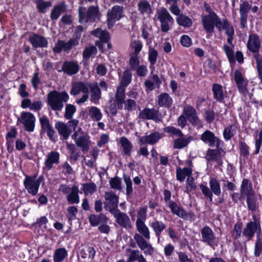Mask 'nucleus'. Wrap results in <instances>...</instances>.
Masks as SVG:
<instances>
[{
	"instance_id": "0e129e2a",
	"label": "nucleus",
	"mask_w": 262,
	"mask_h": 262,
	"mask_svg": "<svg viewBox=\"0 0 262 262\" xmlns=\"http://www.w3.org/2000/svg\"><path fill=\"white\" fill-rule=\"evenodd\" d=\"M76 111V107L72 104H68L65 107L64 117L67 119H71L73 115L75 113Z\"/></svg>"
},
{
	"instance_id": "20e7f679",
	"label": "nucleus",
	"mask_w": 262,
	"mask_h": 262,
	"mask_svg": "<svg viewBox=\"0 0 262 262\" xmlns=\"http://www.w3.org/2000/svg\"><path fill=\"white\" fill-rule=\"evenodd\" d=\"M90 83L85 82H75L72 85L70 94L73 96H76L80 93L83 95L79 99L76 100L78 104L84 103L89 98V92Z\"/></svg>"
},
{
	"instance_id": "37998d69",
	"label": "nucleus",
	"mask_w": 262,
	"mask_h": 262,
	"mask_svg": "<svg viewBox=\"0 0 262 262\" xmlns=\"http://www.w3.org/2000/svg\"><path fill=\"white\" fill-rule=\"evenodd\" d=\"M79 189L76 186H73L67 196L68 202L71 204H78L79 202Z\"/></svg>"
},
{
	"instance_id": "6ab92c4d",
	"label": "nucleus",
	"mask_w": 262,
	"mask_h": 262,
	"mask_svg": "<svg viewBox=\"0 0 262 262\" xmlns=\"http://www.w3.org/2000/svg\"><path fill=\"white\" fill-rule=\"evenodd\" d=\"M241 198H244L255 195L251 182L247 179H243L240 188Z\"/></svg>"
},
{
	"instance_id": "473e14b6",
	"label": "nucleus",
	"mask_w": 262,
	"mask_h": 262,
	"mask_svg": "<svg viewBox=\"0 0 262 262\" xmlns=\"http://www.w3.org/2000/svg\"><path fill=\"white\" fill-rule=\"evenodd\" d=\"M79 43V39L73 37L68 42L63 40H58L56 44V48L54 49H71L76 46Z\"/></svg>"
},
{
	"instance_id": "3c124183",
	"label": "nucleus",
	"mask_w": 262,
	"mask_h": 262,
	"mask_svg": "<svg viewBox=\"0 0 262 262\" xmlns=\"http://www.w3.org/2000/svg\"><path fill=\"white\" fill-rule=\"evenodd\" d=\"M177 21L180 26L184 27H190L192 24L191 19L189 17L182 14L177 17Z\"/></svg>"
},
{
	"instance_id": "f3484780",
	"label": "nucleus",
	"mask_w": 262,
	"mask_h": 262,
	"mask_svg": "<svg viewBox=\"0 0 262 262\" xmlns=\"http://www.w3.org/2000/svg\"><path fill=\"white\" fill-rule=\"evenodd\" d=\"M201 139L203 142L208 143L211 146H215L217 148L221 147L222 141L210 130H205L202 134Z\"/></svg>"
},
{
	"instance_id": "4c0bfd02",
	"label": "nucleus",
	"mask_w": 262,
	"mask_h": 262,
	"mask_svg": "<svg viewBox=\"0 0 262 262\" xmlns=\"http://www.w3.org/2000/svg\"><path fill=\"white\" fill-rule=\"evenodd\" d=\"M172 102V98L166 93H163L158 96V104L159 106L169 107Z\"/></svg>"
},
{
	"instance_id": "0eeeda50",
	"label": "nucleus",
	"mask_w": 262,
	"mask_h": 262,
	"mask_svg": "<svg viewBox=\"0 0 262 262\" xmlns=\"http://www.w3.org/2000/svg\"><path fill=\"white\" fill-rule=\"evenodd\" d=\"M158 19L161 23V30L163 32H168L174 22L173 18L165 8L158 12Z\"/></svg>"
},
{
	"instance_id": "6e6552de",
	"label": "nucleus",
	"mask_w": 262,
	"mask_h": 262,
	"mask_svg": "<svg viewBox=\"0 0 262 262\" xmlns=\"http://www.w3.org/2000/svg\"><path fill=\"white\" fill-rule=\"evenodd\" d=\"M252 217L253 221L248 223L243 231V235L248 237V239H251L255 232L257 233V235H259L260 232V225L259 220L255 214L252 215Z\"/></svg>"
},
{
	"instance_id": "2f4dec72",
	"label": "nucleus",
	"mask_w": 262,
	"mask_h": 262,
	"mask_svg": "<svg viewBox=\"0 0 262 262\" xmlns=\"http://www.w3.org/2000/svg\"><path fill=\"white\" fill-rule=\"evenodd\" d=\"M90 89L92 94L90 97V100L94 104H97L98 100L101 98V90L99 87V85L97 82L90 83Z\"/></svg>"
},
{
	"instance_id": "8fccbe9b",
	"label": "nucleus",
	"mask_w": 262,
	"mask_h": 262,
	"mask_svg": "<svg viewBox=\"0 0 262 262\" xmlns=\"http://www.w3.org/2000/svg\"><path fill=\"white\" fill-rule=\"evenodd\" d=\"M209 186L212 193L219 196L221 193L220 184L219 181L214 178H210L209 180Z\"/></svg>"
},
{
	"instance_id": "7ed1b4c3",
	"label": "nucleus",
	"mask_w": 262,
	"mask_h": 262,
	"mask_svg": "<svg viewBox=\"0 0 262 262\" xmlns=\"http://www.w3.org/2000/svg\"><path fill=\"white\" fill-rule=\"evenodd\" d=\"M99 13L98 6H90L87 10L85 7L80 6L78 9L79 22H94L98 18Z\"/></svg>"
},
{
	"instance_id": "a878e982",
	"label": "nucleus",
	"mask_w": 262,
	"mask_h": 262,
	"mask_svg": "<svg viewBox=\"0 0 262 262\" xmlns=\"http://www.w3.org/2000/svg\"><path fill=\"white\" fill-rule=\"evenodd\" d=\"M62 70L69 75H73L78 72L79 66L76 62L65 61L62 64Z\"/></svg>"
},
{
	"instance_id": "1a4fd4ad",
	"label": "nucleus",
	"mask_w": 262,
	"mask_h": 262,
	"mask_svg": "<svg viewBox=\"0 0 262 262\" xmlns=\"http://www.w3.org/2000/svg\"><path fill=\"white\" fill-rule=\"evenodd\" d=\"M17 121L23 124L25 129L29 132L34 130L35 118L34 115L29 112H23L17 118Z\"/></svg>"
},
{
	"instance_id": "bf43d9fd",
	"label": "nucleus",
	"mask_w": 262,
	"mask_h": 262,
	"mask_svg": "<svg viewBox=\"0 0 262 262\" xmlns=\"http://www.w3.org/2000/svg\"><path fill=\"white\" fill-rule=\"evenodd\" d=\"M254 136L255 139V145L256 147L254 154H257L259 153L260 147L262 145V129L259 131V132L256 131Z\"/></svg>"
},
{
	"instance_id": "e433bc0d",
	"label": "nucleus",
	"mask_w": 262,
	"mask_h": 262,
	"mask_svg": "<svg viewBox=\"0 0 262 262\" xmlns=\"http://www.w3.org/2000/svg\"><path fill=\"white\" fill-rule=\"evenodd\" d=\"M149 225L154 231L156 236L158 237V239H159L161 233L166 228L165 224L162 222L158 221L157 219H154Z\"/></svg>"
},
{
	"instance_id": "09e8293b",
	"label": "nucleus",
	"mask_w": 262,
	"mask_h": 262,
	"mask_svg": "<svg viewBox=\"0 0 262 262\" xmlns=\"http://www.w3.org/2000/svg\"><path fill=\"white\" fill-rule=\"evenodd\" d=\"M66 144L70 154V159L74 161H77L80 157V153L77 151L75 146L68 142H66Z\"/></svg>"
},
{
	"instance_id": "f704fd0d",
	"label": "nucleus",
	"mask_w": 262,
	"mask_h": 262,
	"mask_svg": "<svg viewBox=\"0 0 262 262\" xmlns=\"http://www.w3.org/2000/svg\"><path fill=\"white\" fill-rule=\"evenodd\" d=\"M55 128L64 140L67 139L71 134V130L68 125L62 122L59 121L56 123Z\"/></svg>"
},
{
	"instance_id": "f257e3e1",
	"label": "nucleus",
	"mask_w": 262,
	"mask_h": 262,
	"mask_svg": "<svg viewBox=\"0 0 262 262\" xmlns=\"http://www.w3.org/2000/svg\"><path fill=\"white\" fill-rule=\"evenodd\" d=\"M204 8L206 14L201 15V23L207 34L212 35L214 32V28H216L217 29L220 26L222 19L206 2L204 3Z\"/></svg>"
},
{
	"instance_id": "de8ad7c7",
	"label": "nucleus",
	"mask_w": 262,
	"mask_h": 262,
	"mask_svg": "<svg viewBox=\"0 0 262 262\" xmlns=\"http://www.w3.org/2000/svg\"><path fill=\"white\" fill-rule=\"evenodd\" d=\"M213 97L217 101L222 102L224 99L223 86L219 84L214 83L212 85Z\"/></svg>"
},
{
	"instance_id": "f03ea898",
	"label": "nucleus",
	"mask_w": 262,
	"mask_h": 262,
	"mask_svg": "<svg viewBox=\"0 0 262 262\" xmlns=\"http://www.w3.org/2000/svg\"><path fill=\"white\" fill-rule=\"evenodd\" d=\"M69 98V95L66 92L52 91L48 94V104L52 110L61 111L63 107V103L67 102Z\"/></svg>"
},
{
	"instance_id": "052dcab7",
	"label": "nucleus",
	"mask_w": 262,
	"mask_h": 262,
	"mask_svg": "<svg viewBox=\"0 0 262 262\" xmlns=\"http://www.w3.org/2000/svg\"><path fill=\"white\" fill-rule=\"evenodd\" d=\"M236 126L235 125H231L225 128L223 135L226 140H230L235 134Z\"/></svg>"
},
{
	"instance_id": "79ce46f5",
	"label": "nucleus",
	"mask_w": 262,
	"mask_h": 262,
	"mask_svg": "<svg viewBox=\"0 0 262 262\" xmlns=\"http://www.w3.org/2000/svg\"><path fill=\"white\" fill-rule=\"evenodd\" d=\"M260 47V41L256 34H250L247 42L248 49H259Z\"/></svg>"
},
{
	"instance_id": "4468645a",
	"label": "nucleus",
	"mask_w": 262,
	"mask_h": 262,
	"mask_svg": "<svg viewBox=\"0 0 262 262\" xmlns=\"http://www.w3.org/2000/svg\"><path fill=\"white\" fill-rule=\"evenodd\" d=\"M139 117L142 119L152 120L156 122H159L162 120L161 115L158 110L155 108H144L140 112Z\"/></svg>"
},
{
	"instance_id": "4be33fe9",
	"label": "nucleus",
	"mask_w": 262,
	"mask_h": 262,
	"mask_svg": "<svg viewBox=\"0 0 262 262\" xmlns=\"http://www.w3.org/2000/svg\"><path fill=\"white\" fill-rule=\"evenodd\" d=\"M162 137V134L158 132H154L149 135L140 137L139 143L140 145L147 144L153 145L157 143Z\"/></svg>"
},
{
	"instance_id": "e2e57ef3",
	"label": "nucleus",
	"mask_w": 262,
	"mask_h": 262,
	"mask_svg": "<svg viewBox=\"0 0 262 262\" xmlns=\"http://www.w3.org/2000/svg\"><path fill=\"white\" fill-rule=\"evenodd\" d=\"M97 189V186L94 183H85L83 185V191L85 195L92 194Z\"/></svg>"
},
{
	"instance_id": "c756f323",
	"label": "nucleus",
	"mask_w": 262,
	"mask_h": 262,
	"mask_svg": "<svg viewBox=\"0 0 262 262\" xmlns=\"http://www.w3.org/2000/svg\"><path fill=\"white\" fill-rule=\"evenodd\" d=\"M126 252L128 257V262H142L144 261V257L139 250H133L130 248L126 249Z\"/></svg>"
},
{
	"instance_id": "c9c22d12",
	"label": "nucleus",
	"mask_w": 262,
	"mask_h": 262,
	"mask_svg": "<svg viewBox=\"0 0 262 262\" xmlns=\"http://www.w3.org/2000/svg\"><path fill=\"white\" fill-rule=\"evenodd\" d=\"M217 30L220 32L224 30L227 36L234 35V30L233 26L226 18H223Z\"/></svg>"
},
{
	"instance_id": "c85d7f7f",
	"label": "nucleus",
	"mask_w": 262,
	"mask_h": 262,
	"mask_svg": "<svg viewBox=\"0 0 262 262\" xmlns=\"http://www.w3.org/2000/svg\"><path fill=\"white\" fill-rule=\"evenodd\" d=\"M222 152L219 149H209L206 154V158L208 161H215L218 165L222 164Z\"/></svg>"
},
{
	"instance_id": "9b49d317",
	"label": "nucleus",
	"mask_w": 262,
	"mask_h": 262,
	"mask_svg": "<svg viewBox=\"0 0 262 262\" xmlns=\"http://www.w3.org/2000/svg\"><path fill=\"white\" fill-rule=\"evenodd\" d=\"M183 114L193 126L198 128L202 126V122L198 117L196 111L192 106L189 105H184L183 107Z\"/></svg>"
},
{
	"instance_id": "5fc2aeb1",
	"label": "nucleus",
	"mask_w": 262,
	"mask_h": 262,
	"mask_svg": "<svg viewBox=\"0 0 262 262\" xmlns=\"http://www.w3.org/2000/svg\"><path fill=\"white\" fill-rule=\"evenodd\" d=\"M132 79V74L128 70H125L123 73L120 85L118 86H123L124 89L131 82Z\"/></svg>"
},
{
	"instance_id": "6e6d98bb",
	"label": "nucleus",
	"mask_w": 262,
	"mask_h": 262,
	"mask_svg": "<svg viewBox=\"0 0 262 262\" xmlns=\"http://www.w3.org/2000/svg\"><path fill=\"white\" fill-rule=\"evenodd\" d=\"M67 256V252L64 248L57 249L54 254L53 258L54 262H61Z\"/></svg>"
},
{
	"instance_id": "4d7b16f0",
	"label": "nucleus",
	"mask_w": 262,
	"mask_h": 262,
	"mask_svg": "<svg viewBox=\"0 0 262 262\" xmlns=\"http://www.w3.org/2000/svg\"><path fill=\"white\" fill-rule=\"evenodd\" d=\"M140 50H135L134 53L130 54L129 60V64L132 69H135L139 65V53Z\"/></svg>"
},
{
	"instance_id": "69168bd1",
	"label": "nucleus",
	"mask_w": 262,
	"mask_h": 262,
	"mask_svg": "<svg viewBox=\"0 0 262 262\" xmlns=\"http://www.w3.org/2000/svg\"><path fill=\"white\" fill-rule=\"evenodd\" d=\"M137 104L135 101L131 99H128L124 101L123 108L127 112H132L137 108Z\"/></svg>"
},
{
	"instance_id": "5701e85b",
	"label": "nucleus",
	"mask_w": 262,
	"mask_h": 262,
	"mask_svg": "<svg viewBox=\"0 0 262 262\" xmlns=\"http://www.w3.org/2000/svg\"><path fill=\"white\" fill-rule=\"evenodd\" d=\"M29 40L34 48H47L48 46V41L45 37L37 34H33L29 37Z\"/></svg>"
},
{
	"instance_id": "a19ab883",
	"label": "nucleus",
	"mask_w": 262,
	"mask_h": 262,
	"mask_svg": "<svg viewBox=\"0 0 262 262\" xmlns=\"http://www.w3.org/2000/svg\"><path fill=\"white\" fill-rule=\"evenodd\" d=\"M119 143L123 149L124 155L130 156L133 149V145L128 139L124 137L120 139Z\"/></svg>"
},
{
	"instance_id": "9d476101",
	"label": "nucleus",
	"mask_w": 262,
	"mask_h": 262,
	"mask_svg": "<svg viewBox=\"0 0 262 262\" xmlns=\"http://www.w3.org/2000/svg\"><path fill=\"white\" fill-rule=\"evenodd\" d=\"M123 12V7L117 5L114 6L107 11V22L109 29L112 28L115 22L122 17Z\"/></svg>"
},
{
	"instance_id": "49530a36",
	"label": "nucleus",
	"mask_w": 262,
	"mask_h": 262,
	"mask_svg": "<svg viewBox=\"0 0 262 262\" xmlns=\"http://www.w3.org/2000/svg\"><path fill=\"white\" fill-rule=\"evenodd\" d=\"M192 170L191 168H179L177 169V179L180 182L184 181L186 176L191 177L192 174Z\"/></svg>"
},
{
	"instance_id": "423d86ee",
	"label": "nucleus",
	"mask_w": 262,
	"mask_h": 262,
	"mask_svg": "<svg viewBox=\"0 0 262 262\" xmlns=\"http://www.w3.org/2000/svg\"><path fill=\"white\" fill-rule=\"evenodd\" d=\"M42 179V177L36 178V176H27L24 181V185L29 193L34 196L37 194L40 182Z\"/></svg>"
},
{
	"instance_id": "c03bdc74",
	"label": "nucleus",
	"mask_w": 262,
	"mask_h": 262,
	"mask_svg": "<svg viewBox=\"0 0 262 262\" xmlns=\"http://www.w3.org/2000/svg\"><path fill=\"white\" fill-rule=\"evenodd\" d=\"M137 229L139 234L143 236L144 239H150V232L147 226L145 224L144 222H136Z\"/></svg>"
},
{
	"instance_id": "864d4df0",
	"label": "nucleus",
	"mask_w": 262,
	"mask_h": 262,
	"mask_svg": "<svg viewBox=\"0 0 262 262\" xmlns=\"http://www.w3.org/2000/svg\"><path fill=\"white\" fill-rule=\"evenodd\" d=\"M256 61V68L259 78L262 81V57L257 52L258 50H251Z\"/></svg>"
},
{
	"instance_id": "bb28decb",
	"label": "nucleus",
	"mask_w": 262,
	"mask_h": 262,
	"mask_svg": "<svg viewBox=\"0 0 262 262\" xmlns=\"http://www.w3.org/2000/svg\"><path fill=\"white\" fill-rule=\"evenodd\" d=\"M168 206L173 214L183 219H186L189 216V213L187 212L182 207L178 206L174 201H169Z\"/></svg>"
},
{
	"instance_id": "58836bf2",
	"label": "nucleus",
	"mask_w": 262,
	"mask_h": 262,
	"mask_svg": "<svg viewBox=\"0 0 262 262\" xmlns=\"http://www.w3.org/2000/svg\"><path fill=\"white\" fill-rule=\"evenodd\" d=\"M138 10L142 15H149L151 13L150 5L146 0H141L138 2Z\"/></svg>"
},
{
	"instance_id": "f8f14e48",
	"label": "nucleus",
	"mask_w": 262,
	"mask_h": 262,
	"mask_svg": "<svg viewBox=\"0 0 262 262\" xmlns=\"http://www.w3.org/2000/svg\"><path fill=\"white\" fill-rule=\"evenodd\" d=\"M105 201L104 207L108 209L111 213L113 210H117V207L119 203V198L113 191L106 192L104 194Z\"/></svg>"
},
{
	"instance_id": "aec40b11",
	"label": "nucleus",
	"mask_w": 262,
	"mask_h": 262,
	"mask_svg": "<svg viewBox=\"0 0 262 262\" xmlns=\"http://www.w3.org/2000/svg\"><path fill=\"white\" fill-rule=\"evenodd\" d=\"M60 155L55 151L50 152L47 156L43 168L49 170L53 168V164H58L59 163Z\"/></svg>"
},
{
	"instance_id": "39448f33",
	"label": "nucleus",
	"mask_w": 262,
	"mask_h": 262,
	"mask_svg": "<svg viewBox=\"0 0 262 262\" xmlns=\"http://www.w3.org/2000/svg\"><path fill=\"white\" fill-rule=\"evenodd\" d=\"M92 34L99 38V40L95 42L96 45L99 49H105L106 48L110 49L112 48V45L109 42L110 34L106 31L101 30L100 29L97 28L93 31Z\"/></svg>"
},
{
	"instance_id": "a211bd4d",
	"label": "nucleus",
	"mask_w": 262,
	"mask_h": 262,
	"mask_svg": "<svg viewBox=\"0 0 262 262\" xmlns=\"http://www.w3.org/2000/svg\"><path fill=\"white\" fill-rule=\"evenodd\" d=\"M234 80L240 93L246 95L248 93L247 88L248 81L244 77L240 71L236 70L234 73Z\"/></svg>"
},
{
	"instance_id": "2eb2a0df",
	"label": "nucleus",
	"mask_w": 262,
	"mask_h": 262,
	"mask_svg": "<svg viewBox=\"0 0 262 262\" xmlns=\"http://www.w3.org/2000/svg\"><path fill=\"white\" fill-rule=\"evenodd\" d=\"M96 251L92 247L82 246L78 254V258L81 262H92Z\"/></svg>"
},
{
	"instance_id": "412c9836",
	"label": "nucleus",
	"mask_w": 262,
	"mask_h": 262,
	"mask_svg": "<svg viewBox=\"0 0 262 262\" xmlns=\"http://www.w3.org/2000/svg\"><path fill=\"white\" fill-rule=\"evenodd\" d=\"M251 8V6L247 2L240 5V25L242 28H244L247 25L248 13Z\"/></svg>"
},
{
	"instance_id": "13d9d810",
	"label": "nucleus",
	"mask_w": 262,
	"mask_h": 262,
	"mask_svg": "<svg viewBox=\"0 0 262 262\" xmlns=\"http://www.w3.org/2000/svg\"><path fill=\"white\" fill-rule=\"evenodd\" d=\"M182 137L176 139L174 141L173 147L175 149H181L186 147L189 142L190 140L188 138H183Z\"/></svg>"
},
{
	"instance_id": "7c9ffc66",
	"label": "nucleus",
	"mask_w": 262,
	"mask_h": 262,
	"mask_svg": "<svg viewBox=\"0 0 262 262\" xmlns=\"http://www.w3.org/2000/svg\"><path fill=\"white\" fill-rule=\"evenodd\" d=\"M125 91L123 86H118L115 94V102L120 110L123 108V104L125 101Z\"/></svg>"
},
{
	"instance_id": "603ef678",
	"label": "nucleus",
	"mask_w": 262,
	"mask_h": 262,
	"mask_svg": "<svg viewBox=\"0 0 262 262\" xmlns=\"http://www.w3.org/2000/svg\"><path fill=\"white\" fill-rule=\"evenodd\" d=\"M37 8L39 12L45 13L47 9L52 6V3L50 1H45L44 0H36Z\"/></svg>"
},
{
	"instance_id": "dca6fc26",
	"label": "nucleus",
	"mask_w": 262,
	"mask_h": 262,
	"mask_svg": "<svg viewBox=\"0 0 262 262\" xmlns=\"http://www.w3.org/2000/svg\"><path fill=\"white\" fill-rule=\"evenodd\" d=\"M111 213L116 219L117 223L121 227L126 229H129L132 227L130 219L126 213L121 212L119 209L112 211Z\"/></svg>"
},
{
	"instance_id": "cd10ccee",
	"label": "nucleus",
	"mask_w": 262,
	"mask_h": 262,
	"mask_svg": "<svg viewBox=\"0 0 262 262\" xmlns=\"http://www.w3.org/2000/svg\"><path fill=\"white\" fill-rule=\"evenodd\" d=\"M76 145L80 147L82 151H87L91 146L90 137L86 134H84L78 137L75 142Z\"/></svg>"
},
{
	"instance_id": "ea45409f",
	"label": "nucleus",
	"mask_w": 262,
	"mask_h": 262,
	"mask_svg": "<svg viewBox=\"0 0 262 262\" xmlns=\"http://www.w3.org/2000/svg\"><path fill=\"white\" fill-rule=\"evenodd\" d=\"M226 55L230 63L235 62L236 60L239 63H243L244 61V56L242 53L239 51L236 52L234 55L233 50H225Z\"/></svg>"
},
{
	"instance_id": "338daca9",
	"label": "nucleus",
	"mask_w": 262,
	"mask_h": 262,
	"mask_svg": "<svg viewBox=\"0 0 262 262\" xmlns=\"http://www.w3.org/2000/svg\"><path fill=\"white\" fill-rule=\"evenodd\" d=\"M248 208L249 210L254 211L258 207L255 195L247 198Z\"/></svg>"
},
{
	"instance_id": "72a5a7b5",
	"label": "nucleus",
	"mask_w": 262,
	"mask_h": 262,
	"mask_svg": "<svg viewBox=\"0 0 262 262\" xmlns=\"http://www.w3.org/2000/svg\"><path fill=\"white\" fill-rule=\"evenodd\" d=\"M108 219L103 213L92 214L89 217V221L92 226H97L103 223H107Z\"/></svg>"
},
{
	"instance_id": "680f3d73",
	"label": "nucleus",
	"mask_w": 262,
	"mask_h": 262,
	"mask_svg": "<svg viewBox=\"0 0 262 262\" xmlns=\"http://www.w3.org/2000/svg\"><path fill=\"white\" fill-rule=\"evenodd\" d=\"M147 208L146 206H142L137 211V219L136 222H144L146 219Z\"/></svg>"
},
{
	"instance_id": "393cba45",
	"label": "nucleus",
	"mask_w": 262,
	"mask_h": 262,
	"mask_svg": "<svg viewBox=\"0 0 262 262\" xmlns=\"http://www.w3.org/2000/svg\"><path fill=\"white\" fill-rule=\"evenodd\" d=\"M67 9V5L64 2H62L54 6L51 11L50 18L52 20H56L61 13H64Z\"/></svg>"
},
{
	"instance_id": "a18cd8bd",
	"label": "nucleus",
	"mask_w": 262,
	"mask_h": 262,
	"mask_svg": "<svg viewBox=\"0 0 262 262\" xmlns=\"http://www.w3.org/2000/svg\"><path fill=\"white\" fill-rule=\"evenodd\" d=\"M88 115L92 120L95 121H99L103 116L100 110L96 106H91L88 108Z\"/></svg>"
},
{
	"instance_id": "ddd939ff",
	"label": "nucleus",
	"mask_w": 262,
	"mask_h": 262,
	"mask_svg": "<svg viewBox=\"0 0 262 262\" xmlns=\"http://www.w3.org/2000/svg\"><path fill=\"white\" fill-rule=\"evenodd\" d=\"M134 238L138 247L142 251H143L145 254H148L149 255L153 254L155 251L154 247L143 236L138 233H136L134 236Z\"/></svg>"
},
{
	"instance_id": "774afa93",
	"label": "nucleus",
	"mask_w": 262,
	"mask_h": 262,
	"mask_svg": "<svg viewBox=\"0 0 262 262\" xmlns=\"http://www.w3.org/2000/svg\"><path fill=\"white\" fill-rule=\"evenodd\" d=\"M163 130L165 132L169 134L170 136L173 137H182L183 136V134L180 129L172 126L166 127Z\"/></svg>"
},
{
	"instance_id": "b1692460",
	"label": "nucleus",
	"mask_w": 262,
	"mask_h": 262,
	"mask_svg": "<svg viewBox=\"0 0 262 262\" xmlns=\"http://www.w3.org/2000/svg\"><path fill=\"white\" fill-rule=\"evenodd\" d=\"M202 242L210 246H213L215 242V236L212 229L208 226H205L201 230Z\"/></svg>"
}]
</instances>
